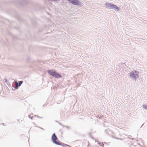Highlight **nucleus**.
Returning <instances> with one entry per match:
<instances>
[{
  "label": "nucleus",
  "instance_id": "1",
  "mask_svg": "<svg viewBox=\"0 0 147 147\" xmlns=\"http://www.w3.org/2000/svg\"><path fill=\"white\" fill-rule=\"evenodd\" d=\"M48 73L51 75L53 77L57 78H60L61 77V76L58 74L57 72L54 70H49L47 71Z\"/></svg>",
  "mask_w": 147,
  "mask_h": 147
},
{
  "label": "nucleus",
  "instance_id": "2",
  "mask_svg": "<svg viewBox=\"0 0 147 147\" xmlns=\"http://www.w3.org/2000/svg\"><path fill=\"white\" fill-rule=\"evenodd\" d=\"M52 138L53 143L57 145L60 144L57 141V138L55 134L52 135Z\"/></svg>",
  "mask_w": 147,
  "mask_h": 147
},
{
  "label": "nucleus",
  "instance_id": "3",
  "mask_svg": "<svg viewBox=\"0 0 147 147\" xmlns=\"http://www.w3.org/2000/svg\"><path fill=\"white\" fill-rule=\"evenodd\" d=\"M68 1L71 3L75 5H78L79 3L78 0H68Z\"/></svg>",
  "mask_w": 147,
  "mask_h": 147
},
{
  "label": "nucleus",
  "instance_id": "4",
  "mask_svg": "<svg viewBox=\"0 0 147 147\" xmlns=\"http://www.w3.org/2000/svg\"><path fill=\"white\" fill-rule=\"evenodd\" d=\"M113 5H114L113 4H109L107 6V7L109 9H113Z\"/></svg>",
  "mask_w": 147,
  "mask_h": 147
},
{
  "label": "nucleus",
  "instance_id": "5",
  "mask_svg": "<svg viewBox=\"0 0 147 147\" xmlns=\"http://www.w3.org/2000/svg\"><path fill=\"white\" fill-rule=\"evenodd\" d=\"M113 6H114L113 9L117 10H119V8L116 5H114Z\"/></svg>",
  "mask_w": 147,
  "mask_h": 147
},
{
  "label": "nucleus",
  "instance_id": "6",
  "mask_svg": "<svg viewBox=\"0 0 147 147\" xmlns=\"http://www.w3.org/2000/svg\"><path fill=\"white\" fill-rule=\"evenodd\" d=\"M23 82L22 81H20L19 82V86H20L22 83Z\"/></svg>",
  "mask_w": 147,
  "mask_h": 147
},
{
  "label": "nucleus",
  "instance_id": "7",
  "mask_svg": "<svg viewBox=\"0 0 147 147\" xmlns=\"http://www.w3.org/2000/svg\"><path fill=\"white\" fill-rule=\"evenodd\" d=\"M32 115H33L32 114H31L30 115H29V117L30 118H31L32 119Z\"/></svg>",
  "mask_w": 147,
  "mask_h": 147
},
{
  "label": "nucleus",
  "instance_id": "8",
  "mask_svg": "<svg viewBox=\"0 0 147 147\" xmlns=\"http://www.w3.org/2000/svg\"><path fill=\"white\" fill-rule=\"evenodd\" d=\"M16 86L17 88L19 86V85H18V84L17 82H16Z\"/></svg>",
  "mask_w": 147,
  "mask_h": 147
},
{
  "label": "nucleus",
  "instance_id": "9",
  "mask_svg": "<svg viewBox=\"0 0 147 147\" xmlns=\"http://www.w3.org/2000/svg\"><path fill=\"white\" fill-rule=\"evenodd\" d=\"M37 117H38L39 118H42V117H39V116H37Z\"/></svg>",
  "mask_w": 147,
  "mask_h": 147
},
{
  "label": "nucleus",
  "instance_id": "10",
  "mask_svg": "<svg viewBox=\"0 0 147 147\" xmlns=\"http://www.w3.org/2000/svg\"><path fill=\"white\" fill-rule=\"evenodd\" d=\"M52 1H56V0H52Z\"/></svg>",
  "mask_w": 147,
  "mask_h": 147
}]
</instances>
